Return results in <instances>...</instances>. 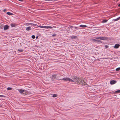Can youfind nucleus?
<instances>
[{"mask_svg": "<svg viewBox=\"0 0 120 120\" xmlns=\"http://www.w3.org/2000/svg\"><path fill=\"white\" fill-rule=\"evenodd\" d=\"M72 79L74 80H73L68 77H64L62 79H59L61 80H64L66 82H75L77 81V80L76 77L73 78H72Z\"/></svg>", "mask_w": 120, "mask_h": 120, "instance_id": "f257e3e1", "label": "nucleus"}, {"mask_svg": "<svg viewBox=\"0 0 120 120\" xmlns=\"http://www.w3.org/2000/svg\"><path fill=\"white\" fill-rule=\"evenodd\" d=\"M37 26L41 28L45 29H49V28L52 29L53 28V27L52 26Z\"/></svg>", "mask_w": 120, "mask_h": 120, "instance_id": "f03ea898", "label": "nucleus"}, {"mask_svg": "<svg viewBox=\"0 0 120 120\" xmlns=\"http://www.w3.org/2000/svg\"><path fill=\"white\" fill-rule=\"evenodd\" d=\"M57 76L55 75H53L51 76V78L53 79H57Z\"/></svg>", "mask_w": 120, "mask_h": 120, "instance_id": "7ed1b4c3", "label": "nucleus"}, {"mask_svg": "<svg viewBox=\"0 0 120 120\" xmlns=\"http://www.w3.org/2000/svg\"><path fill=\"white\" fill-rule=\"evenodd\" d=\"M116 82H117L116 81L112 80L110 81V83L111 85H113L116 83Z\"/></svg>", "mask_w": 120, "mask_h": 120, "instance_id": "20e7f679", "label": "nucleus"}, {"mask_svg": "<svg viewBox=\"0 0 120 120\" xmlns=\"http://www.w3.org/2000/svg\"><path fill=\"white\" fill-rule=\"evenodd\" d=\"M120 46V45L118 44H115L114 48L115 49H117Z\"/></svg>", "mask_w": 120, "mask_h": 120, "instance_id": "39448f33", "label": "nucleus"}, {"mask_svg": "<svg viewBox=\"0 0 120 120\" xmlns=\"http://www.w3.org/2000/svg\"><path fill=\"white\" fill-rule=\"evenodd\" d=\"M9 26L7 25H5L4 27V30H6L8 29V28Z\"/></svg>", "mask_w": 120, "mask_h": 120, "instance_id": "423d86ee", "label": "nucleus"}, {"mask_svg": "<svg viewBox=\"0 0 120 120\" xmlns=\"http://www.w3.org/2000/svg\"><path fill=\"white\" fill-rule=\"evenodd\" d=\"M77 36L74 35H72L70 37V38L73 39H75L77 38Z\"/></svg>", "mask_w": 120, "mask_h": 120, "instance_id": "0eeeda50", "label": "nucleus"}, {"mask_svg": "<svg viewBox=\"0 0 120 120\" xmlns=\"http://www.w3.org/2000/svg\"><path fill=\"white\" fill-rule=\"evenodd\" d=\"M28 24V25H31V26H38L37 24L33 23H27L26 24Z\"/></svg>", "mask_w": 120, "mask_h": 120, "instance_id": "6e6552de", "label": "nucleus"}, {"mask_svg": "<svg viewBox=\"0 0 120 120\" xmlns=\"http://www.w3.org/2000/svg\"><path fill=\"white\" fill-rule=\"evenodd\" d=\"M108 39V38L107 37H101V40H106Z\"/></svg>", "mask_w": 120, "mask_h": 120, "instance_id": "1a4fd4ad", "label": "nucleus"}, {"mask_svg": "<svg viewBox=\"0 0 120 120\" xmlns=\"http://www.w3.org/2000/svg\"><path fill=\"white\" fill-rule=\"evenodd\" d=\"M31 28L30 26H29L28 27H27L26 28V30L28 31H29L31 30Z\"/></svg>", "mask_w": 120, "mask_h": 120, "instance_id": "9d476101", "label": "nucleus"}, {"mask_svg": "<svg viewBox=\"0 0 120 120\" xmlns=\"http://www.w3.org/2000/svg\"><path fill=\"white\" fill-rule=\"evenodd\" d=\"M11 26V27H14L16 26V25L14 23H11L10 24Z\"/></svg>", "mask_w": 120, "mask_h": 120, "instance_id": "9b49d317", "label": "nucleus"}, {"mask_svg": "<svg viewBox=\"0 0 120 120\" xmlns=\"http://www.w3.org/2000/svg\"><path fill=\"white\" fill-rule=\"evenodd\" d=\"M79 27L82 28H84L87 27V26L85 25H80Z\"/></svg>", "mask_w": 120, "mask_h": 120, "instance_id": "f8f14e48", "label": "nucleus"}, {"mask_svg": "<svg viewBox=\"0 0 120 120\" xmlns=\"http://www.w3.org/2000/svg\"><path fill=\"white\" fill-rule=\"evenodd\" d=\"M24 91V90L20 89L19 90V91L21 93H22Z\"/></svg>", "mask_w": 120, "mask_h": 120, "instance_id": "ddd939ff", "label": "nucleus"}, {"mask_svg": "<svg viewBox=\"0 0 120 120\" xmlns=\"http://www.w3.org/2000/svg\"><path fill=\"white\" fill-rule=\"evenodd\" d=\"M7 14L9 15H13V14L11 13L8 12L7 13Z\"/></svg>", "mask_w": 120, "mask_h": 120, "instance_id": "4468645a", "label": "nucleus"}, {"mask_svg": "<svg viewBox=\"0 0 120 120\" xmlns=\"http://www.w3.org/2000/svg\"><path fill=\"white\" fill-rule=\"evenodd\" d=\"M120 19V18L118 17L116 19H113V21H117L119 20Z\"/></svg>", "mask_w": 120, "mask_h": 120, "instance_id": "2eb2a0df", "label": "nucleus"}, {"mask_svg": "<svg viewBox=\"0 0 120 120\" xmlns=\"http://www.w3.org/2000/svg\"><path fill=\"white\" fill-rule=\"evenodd\" d=\"M95 38L97 39L101 40V37H96Z\"/></svg>", "mask_w": 120, "mask_h": 120, "instance_id": "dca6fc26", "label": "nucleus"}, {"mask_svg": "<svg viewBox=\"0 0 120 120\" xmlns=\"http://www.w3.org/2000/svg\"><path fill=\"white\" fill-rule=\"evenodd\" d=\"M92 41H94L97 42V40L95 39H92L91 40Z\"/></svg>", "mask_w": 120, "mask_h": 120, "instance_id": "f3484780", "label": "nucleus"}, {"mask_svg": "<svg viewBox=\"0 0 120 120\" xmlns=\"http://www.w3.org/2000/svg\"><path fill=\"white\" fill-rule=\"evenodd\" d=\"M107 21V20H104L102 21V22L104 23H105Z\"/></svg>", "mask_w": 120, "mask_h": 120, "instance_id": "a211bd4d", "label": "nucleus"}, {"mask_svg": "<svg viewBox=\"0 0 120 120\" xmlns=\"http://www.w3.org/2000/svg\"><path fill=\"white\" fill-rule=\"evenodd\" d=\"M120 93V90H117L115 91V93Z\"/></svg>", "mask_w": 120, "mask_h": 120, "instance_id": "6ab92c4d", "label": "nucleus"}, {"mask_svg": "<svg viewBox=\"0 0 120 120\" xmlns=\"http://www.w3.org/2000/svg\"><path fill=\"white\" fill-rule=\"evenodd\" d=\"M120 70V67H119L118 68H116V71H119Z\"/></svg>", "mask_w": 120, "mask_h": 120, "instance_id": "aec40b11", "label": "nucleus"}, {"mask_svg": "<svg viewBox=\"0 0 120 120\" xmlns=\"http://www.w3.org/2000/svg\"><path fill=\"white\" fill-rule=\"evenodd\" d=\"M18 50L20 52H22L23 51V50L22 49H18Z\"/></svg>", "mask_w": 120, "mask_h": 120, "instance_id": "412c9836", "label": "nucleus"}, {"mask_svg": "<svg viewBox=\"0 0 120 120\" xmlns=\"http://www.w3.org/2000/svg\"><path fill=\"white\" fill-rule=\"evenodd\" d=\"M74 27L72 26H69V27H68V28H70L71 29H72V28Z\"/></svg>", "mask_w": 120, "mask_h": 120, "instance_id": "4be33fe9", "label": "nucleus"}, {"mask_svg": "<svg viewBox=\"0 0 120 120\" xmlns=\"http://www.w3.org/2000/svg\"><path fill=\"white\" fill-rule=\"evenodd\" d=\"M57 96V95L56 94H53L52 97H56Z\"/></svg>", "mask_w": 120, "mask_h": 120, "instance_id": "5701e85b", "label": "nucleus"}, {"mask_svg": "<svg viewBox=\"0 0 120 120\" xmlns=\"http://www.w3.org/2000/svg\"><path fill=\"white\" fill-rule=\"evenodd\" d=\"M12 89V88H11V87H8L7 88V90H11Z\"/></svg>", "mask_w": 120, "mask_h": 120, "instance_id": "b1692460", "label": "nucleus"}, {"mask_svg": "<svg viewBox=\"0 0 120 120\" xmlns=\"http://www.w3.org/2000/svg\"><path fill=\"white\" fill-rule=\"evenodd\" d=\"M32 38L33 39H34L35 38V36L34 35H32L31 36Z\"/></svg>", "mask_w": 120, "mask_h": 120, "instance_id": "393cba45", "label": "nucleus"}, {"mask_svg": "<svg viewBox=\"0 0 120 120\" xmlns=\"http://www.w3.org/2000/svg\"><path fill=\"white\" fill-rule=\"evenodd\" d=\"M102 42V41H101L99 40H97V43Z\"/></svg>", "mask_w": 120, "mask_h": 120, "instance_id": "a878e982", "label": "nucleus"}, {"mask_svg": "<svg viewBox=\"0 0 120 120\" xmlns=\"http://www.w3.org/2000/svg\"><path fill=\"white\" fill-rule=\"evenodd\" d=\"M56 34H52V37H54V36H56Z\"/></svg>", "mask_w": 120, "mask_h": 120, "instance_id": "bb28decb", "label": "nucleus"}, {"mask_svg": "<svg viewBox=\"0 0 120 120\" xmlns=\"http://www.w3.org/2000/svg\"><path fill=\"white\" fill-rule=\"evenodd\" d=\"M0 97H5V96L2 95H0Z\"/></svg>", "mask_w": 120, "mask_h": 120, "instance_id": "cd10ccee", "label": "nucleus"}, {"mask_svg": "<svg viewBox=\"0 0 120 120\" xmlns=\"http://www.w3.org/2000/svg\"><path fill=\"white\" fill-rule=\"evenodd\" d=\"M105 48H107L109 46L107 45H106L105 46Z\"/></svg>", "mask_w": 120, "mask_h": 120, "instance_id": "c85d7f7f", "label": "nucleus"}, {"mask_svg": "<svg viewBox=\"0 0 120 120\" xmlns=\"http://www.w3.org/2000/svg\"><path fill=\"white\" fill-rule=\"evenodd\" d=\"M81 82H82V84H83V81L82 79V80L81 79Z\"/></svg>", "mask_w": 120, "mask_h": 120, "instance_id": "c756f323", "label": "nucleus"}, {"mask_svg": "<svg viewBox=\"0 0 120 120\" xmlns=\"http://www.w3.org/2000/svg\"><path fill=\"white\" fill-rule=\"evenodd\" d=\"M74 27L75 28V29H79V28H78L77 27Z\"/></svg>", "mask_w": 120, "mask_h": 120, "instance_id": "7c9ffc66", "label": "nucleus"}, {"mask_svg": "<svg viewBox=\"0 0 120 120\" xmlns=\"http://www.w3.org/2000/svg\"><path fill=\"white\" fill-rule=\"evenodd\" d=\"M6 10L5 9L3 10V11H4V12H5Z\"/></svg>", "mask_w": 120, "mask_h": 120, "instance_id": "2f4dec72", "label": "nucleus"}, {"mask_svg": "<svg viewBox=\"0 0 120 120\" xmlns=\"http://www.w3.org/2000/svg\"><path fill=\"white\" fill-rule=\"evenodd\" d=\"M118 6L120 7V3L118 5Z\"/></svg>", "mask_w": 120, "mask_h": 120, "instance_id": "473e14b6", "label": "nucleus"}, {"mask_svg": "<svg viewBox=\"0 0 120 120\" xmlns=\"http://www.w3.org/2000/svg\"><path fill=\"white\" fill-rule=\"evenodd\" d=\"M38 38V36H37L36 37V38Z\"/></svg>", "mask_w": 120, "mask_h": 120, "instance_id": "72a5a7b5", "label": "nucleus"}, {"mask_svg": "<svg viewBox=\"0 0 120 120\" xmlns=\"http://www.w3.org/2000/svg\"><path fill=\"white\" fill-rule=\"evenodd\" d=\"M116 0V2H117V1H118V0Z\"/></svg>", "mask_w": 120, "mask_h": 120, "instance_id": "f704fd0d", "label": "nucleus"}, {"mask_svg": "<svg viewBox=\"0 0 120 120\" xmlns=\"http://www.w3.org/2000/svg\"><path fill=\"white\" fill-rule=\"evenodd\" d=\"M119 18H120V16L119 17Z\"/></svg>", "mask_w": 120, "mask_h": 120, "instance_id": "c9c22d12", "label": "nucleus"}]
</instances>
